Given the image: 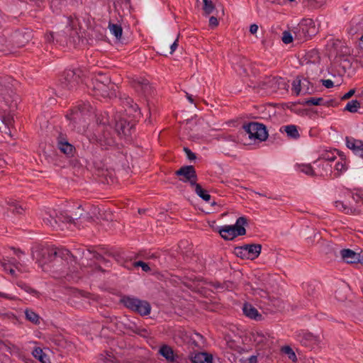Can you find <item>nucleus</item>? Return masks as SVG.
I'll return each mask as SVG.
<instances>
[{
	"mask_svg": "<svg viewBox=\"0 0 363 363\" xmlns=\"http://www.w3.org/2000/svg\"><path fill=\"white\" fill-rule=\"evenodd\" d=\"M69 251L65 249L44 248L37 254L38 265L45 272H48L62 259H67Z\"/></svg>",
	"mask_w": 363,
	"mask_h": 363,
	"instance_id": "nucleus-1",
	"label": "nucleus"
},
{
	"mask_svg": "<svg viewBox=\"0 0 363 363\" xmlns=\"http://www.w3.org/2000/svg\"><path fill=\"white\" fill-rule=\"evenodd\" d=\"M352 200L355 204L348 206L341 201H335L334 204L337 210L348 215H361L363 213V193L356 192L352 194Z\"/></svg>",
	"mask_w": 363,
	"mask_h": 363,
	"instance_id": "nucleus-2",
	"label": "nucleus"
},
{
	"mask_svg": "<svg viewBox=\"0 0 363 363\" xmlns=\"http://www.w3.org/2000/svg\"><path fill=\"white\" fill-rule=\"evenodd\" d=\"M121 302L127 308L140 315H147L150 313L151 306L147 301L140 300L133 296H124L121 298Z\"/></svg>",
	"mask_w": 363,
	"mask_h": 363,
	"instance_id": "nucleus-3",
	"label": "nucleus"
},
{
	"mask_svg": "<svg viewBox=\"0 0 363 363\" xmlns=\"http://www.w3.org/2000/svg\"><path fill=\"white\" fill-rule=\"evenodd\" d=\"M247 224V219L245 217H240L237 219L235 225H225L219 231L220 235L225 240H233L238 235H244L246 233L245 225Z\"/></svg>",
	"mask_w": 363,
	"mask_h": 363,
	"instance_id": "nucleus-4",
	"label": "nucleus"
},
{
	"mask_svg": "<svg viewBox=\"0 0 363 363\" xmlns=\"http://www.w3.org/2000/svg\"><path fill=\"white\" fill-rule=\"evenodd\" d=\"M295 39L299 42L307 40L315 33L314 22L311 19L303 20L293 29Z\"/></svg>",
	"mask_w": 363,
	"mask_h": 363,
	"instance_id": "nucleus-5",
	"label": "nucleus"
},
{
	"mask_svg": "<svg viewBox=\"0 0 363 363\" xmlns=\"http://www.w3.org/2000/svg\"><path fill=\"white\" fill-rule=\"evenodd\" d=\"M243 129L248 135V138L251 140L264 141L268 137L266 127L262 123L251 122L247 125H244Z\"/></svg>",
	"mask_w": 363,
	"mask_h": 363,
	"instance_id": "nucleus-6",
	"label": "nucleus"
},
{
	"mask_svg": "<svg viewBox=\"0 0 363 363\" xmlns=\"http://www.w3.org/2000/svg\"><path fill=\"white\" fill-rule=\"evenodd\" d=\"M261 83V88L267 93L276 92L279 89H284L286 86L284 79L279 77H267Z\"/></svg>",
	"mask_w": 363,
	"mask_h": 363,
	"instance_id": "nucleus-7",
	"label": "nucleus"
},
{
	"mask_svg": "<svg viewBox=\"0 0 363 363\" xmlns=\"http://www.w3.org/2000/svg\"><path fill=\"white\" fill-rule=\"evenodd\" d=\"M80 73L79 69H66L60 79L62 87L70 89L75 86L79 82Z\"/></svg>",
	"mask_w": 363,
	"mask_h": 363,
	"instance_id": "nucleus-8",
	"label": "nucleus"
},
{
	"mask_svg": "<svg viewBox=\"0 0 363 363\" xmlns=\"http://www.w3.org/2000/svg\"><path fill=\"white\" fill-rule=\"evenodd\" d=\"M292 91L296 95L311 94L313 88L311 86V82L306 78L301 79L297 77L292 83Z\"/></svg>",
	"mask_w": 363,
	"mask_h": 363,
	"instance_id": "nucleus-9",
	"label": "nucleus"
},
{
	"mask_svg": "<svg viewBox=\"0 0 363 363\" xmlns=\"http://www.w3.org/2000/svg\"><path fill=\"white\" fill-rule=\"evenodd\" d=\"M296 340L303 346L308 349H313L319 342L318 336L304 330H301L296 334Z\"/></svg>",
	"mask_w": 363,
	"mask_h": 363,
	"instance_id": "nucleus-10",
	"label": "nucleus"
},
{
	"mask_svg": "<svg viewBox=\"0 0 363 363\" xmlns=\"http://www.w3.org/2000/svg\"><path fill=\"white\" fill-rule=\"evenodd\" d=\"M176 174L178 176L184 177V179H180L184 182H189L191 186L196 184L197 176L194 167L191 165L181 167L176 172Z\"/></svg>",
	"mask_w": 363,
	"mask_h": 363,
	"instance_id": "nucleus-11",
	"label": "nucleus"
},
{
	"mask_svg": "<svg viewBox=\"0 0 363 363\" xmlns=\"http://www.w3.org/2000/svg\"><path fill=\"white\" fill-rule=\"evenodd\" d=\"M313 164L316 177H325L333 173L331 164L325 160L318 159Z\"/></svg>",
	"mask_w": 363,
	"mask_h": 363,
	"instance_id": "nucleus-12",
	"label": "nucleus"
},
{
	"mask_svg": "<svg viewBox=\"0 0 363 363\" xmlns=\"http://www.w3.org/2000/svg\"><path fill=\"white\" fill-rule=\"evenodd\" d=\"M123 107L127 114L132 115L133 119H138L140 117L141 113L137 104L130 97H125L123 101Z\"/></svg>",
	"mask_w": 363,
	"mask_h": 363,
	"instance_id": "nucleus-13",
	"label": "nucleus"
},
{
	"mask_svg": "<svg viewBox=\"0 0 363 363\" xmlns=\"http://www.w3.org/2000/svg\"><path fill=\"white\" fill-rule=\"evenodd\" d=\"M132 85L138 93L144 95L151 94L152 87L150 85L148 80L146 79L137 78L133 81Z\"/></svg>",
	"mask_w": 363,
	"mask_h": 363,
	"instance_id": "nucleus-14",
	"label": "nucleus"
},
{
	"mask_svg": "<svg viewBox=\"0 0 363 363\" xmlns=\"http://www.w3.org/2000/svg\"><path fill=\"white\" fill-rule=\"evenodd\" d=\"M133 125V122L127 121L125 118H121L116 122V130L118 135H126L130 133V129Z\"/></svg>",
	"mask_w": 363,
	"mask_h": 363,
	"instance_id": "nucleus-15",
	"label": "nucleus"
},
{
	"mask_svg": "<svg viewBox=\"0 0 363 363\" xmlns=\"http://www.w3.org/2000/svg\"><path fill=\"white\" fill-rule=\"evenodd\" d=\"M346 145L347 147L353 150L355 154L359 155L363 158V141L356 140L352 137H347Z\"/></svg>",
	"mask_w": 363,
	"mask_h": 363,
	"instance_id": "nucleus-16",
	"label": "nucleus"
},
{
	"mask_svg": "<svg viewBox=\"0 0 363 363\" xmlns=\"http://www.w3.org/2000/svg\"><path fill=\"white\" fill-rule=\"evenodd\" d=\"M347 32L351 35H361L363 33V18H354L350 23Z\"/></svg>",
	"mask_w": 363,
	"mask_h": 363,
	"instance_id": "nucleus-17",
	"label": "nucleus"
},
{
	"mask_svg": "<svg viewBox=\"0 0 363 363\" xmlns=\"http://www.w3.org/2000/svg\"><path fill=\"white\" fill-rule=\"evenodd\" d=\"M242 312L246 317L250 319H253L255 320H262V314L259 313L257 309L251 303H245L242 306Z\"/></svg>",
	"mask_w": 363,
	"mask_h": 363,
	"instance_id": "nucleus-18",
	"label": "nucleus"
},
{
	"mask_svg": "<svg viewBox=\"0 0 363 363\" xmlns=\"http://www.w3.org/2000/svg\"><path fill=\"white\" fill-rule=\"evenodd\" d=\"M42 219L44 223L52 228H56L58 225V220L56 218V212L55 210H48L42 213Z\"/></svg>",
	"mask_w": 363,
	"mask_h": 363,
	"instance_id": "nucleus-19",
	"label": "nucleus"
},
{
	"mask_svg": "<svg viewBox=\"0 0 363 363\" xmlns=\"http://www.w3.org/2000/svg\"><path fill=\"white\" fill-rule=\"evenodd\" d=\"M91 108V105L89 103H81L72 111L69 119L77 120L79 117V115L83 116L86 114L90 111Z\"/></svg>",
	"mask_w": 363,
	"mask_h": 363,
	"instance_id": "nucleus-20",
	"label": "nucleus"
},
{
	"mask_svg": "<svg viewBox=\"0 0 363 363\" xmlns=\"http://www.w3.org/2000/svg\"><path fill=\"white\" fill-rule=\"evenodd\" d=\"M94 95L106 99L111 98L115 94L107 85L99 82L94 86Z\"/></svg>",
	"mask_w": 363,
	"mask_h": 363,
	"instance_id": "nucleus-21",
	"label": "nucleus"
},
{
	"mask_svg": "<svg viewBox=\"0 0 363 363\" xmlns=\"http://www.w3.org/2000/svg\"><path fill=\"white\" fill-rule=\"evenodd\" d=\"M232 63L235 66V69L240 74L246 73L247 67L249 65L248 60L243 57L235 56L232 58Z\"/></svg>",
	"mask_w": 363,
	"mask_h": 363,
	"instance_id": "nucleus-22",
	"label": "nucleus"
},
{
	"mask_svg": "<svg viewBox=\"0 0 363 363\" xmlns=\"http://www.w3.org/2000/svg\"><path fill=\"white\" fill-rule=\"evenodd\" d=\"M189 359L192 363H212V356L206 352L191 353Z\"/></svg>",
	"mask_w": 363,
	"mask_h": 363,
	"instance_id": "nucleus-23",
	"label": "nucleus"
},
{
	"mask_svg": "<svg viewBox=\"0 0 363 363\" xmlns=\"http://www.w3.org/2000/svg\"><path fill=\"white\" fill-rule=\"evenodd\" d=\"M0 351L8 352L11 354L18 355L20 354V349L11 344L9 341H2L0 340Z\"/></svg>",
	"mask_w": 363,
	"mask_h": 363,
	"instance_id": "nucleus-24",
	"label": "nucleus"
},
{
	"mask_svg": "<svg viewBox=\"0 0 363 363\" xmlns=\"http://www.w3.org/2000/svg\"><path fill=\"white\" fill-rule=\"evenodd\" d=\"M245 247H246V251L248 254L249 259H254L257 258L260 252L262 246L259 244H249L245 245Z\"/></svg>",
	"mask_w": 363,
	"mask_h": 363,
	"instance_id": "nucleus-25",
	"label": "nucleus"
},
{
	"mask_svg": "<svg viewBox=\"0 0 363 363\" xmlns=\"http://www.w3.org/2000/svg\"><path fill=\"white\" fill-rule=\"evenodd\" d=\"M280 132L286 133L287 136L292 139H297L300 137L297 127L295 125H287L280 128Z\"/></svg>",
	"mask_w": 363,
	"mask_h": 363,
	"instance_id": "nucleus-26",
	"label": "nucleus"
},
{
	"mask_svg": "<svg viewBox=\"0 0 363 363\" xmlns=\"http://www.w3.org/2000/svg\"><path fill=\"white\" fill-rule=\"evenodd\" d=\"M58 148L64 154L70 156L73 155L74 147L65 139L60 138L57 144Z\"/></svg>",
	"mask_w": 363,
	"mask_h": 363,
	"instance_id": "nucleus-27",
	"label": "nucleus"
},
{
	"mask_svg": "<svg viewBox=\"0 0 363 363\" xmlns=\"http://www.w3.org/2000/svg\"><path fill=\"white\" fill-rule=\"evenodd\" d=\"M159 353L167 361L174 362L175 360L174 354L172 348L168 345H163L159 350Z\"/></svg>",
	"mask_w": 363,
	"mask_h": 363,
	"instance_id": "nucleus-28",
	"label": "nucleus"
},
{
	"mask_svg": "<svg viewBox=\"0 0 363 363\" xmlns=\"http://www.w3.org/2000/svg\"><path fill=\"white\" fill-rule=\"evenodd\" d=\"M66 20L67 26L66 27V30L65 31V33L66 35L70 37H74L76 34H77V32L76 30L77 22L71 16L67 17Z\"/></svg>",
	"mask_w": 363,
	"mask_h": 363,
	"instance_id": "nucleus-29",
	"label": "nucleus"
},
{
	"mask_svg": "<svg viewBox=\"0 0 363 363\" xmlns=\"http://www.w3.org/2000/svg\"><path fill=\"white\" fill-rule=\"evenodd\" d=\"M32 354L41 363H50L48 356L40 347L35 348L32 352Z\"/></svg>",
	"mask_w": 363,
	"mask_h": 363,
	"instance_id": "nucleus-30",
	"label": "nucleus"
},
{
	"mask_svg": "<svg viewBox=\"0 0 363 363\" xmlns=\"http://www.w3.org/2000/svg\"><path fill=\"white\" fill-rule=\"evenodd\" d=\"M347 170L346 162L342 159L336 162L333 173L335 177H339Z\"/></svg>",
	"mask_w": 363,
	"mask_h": 363,
	"instance_id": "nucleus-31",
	"label": "nucleus"
},
{
	"mask_svg": "<svg viewBox=\"0 0 363 363\" xmlns=\"http://www.w3.org/2000/svg\"><path fill=\"white\" fill-rule=\"evenodd\" d=\"M108 28L112 35H113L117 39H121L123 33V29L121 25L116 23H108Z\"/></svg>",
	"mask_w": 363,
	"mask_h": 363,
	"instance_id": "nucleus-32",
	"label": "nucleus"
},
{
	"mask_svg": "<svg viewBox=\"0 0 363 363\" xmlns=\"http://www.w3.org/2000/svg\"><path fill=\"white\" fill-rule=\"evenodd\" d=\"M196 194L200 196L205 201H209L211 199V195L204 190L199 184L194 185Z\"/></svg>",
	"mask_w": 363,
	"mask_h": 363,
	"instance_id": "nucleus-33",
	"label": "nucleus"
},
{
	"mask_svg": "<svg viewBox=\"0 0 363 363\" xmlns=\"http://www.w3.org/2000/svg\"><path fill=\"white\" fill-rule=\"evenodd\" d=\"M56 218L58 220V225L57 227L60 226V223H74L73 220V217L68 216L65 212H60L59 214L56 213Z\"/></svg>",
	"mask_w": 363,
	"mask_h": 363,
	"instance_id": "nucleus-34",
	"label": "nucleus"
},
{
	"mask_svg": "<svg viewBox=\"0 0 363 363\" xmlns=\"http://www.w3.org/2000/svg\"><path fill=\"white\" fill-rule=\"evenodd\" d=\"M26 318L34 324L40 323V316L32 309H26L25 311Z\"/></svg>",
	"mask_w": 363,
	"mask_h": 363,
	"instance_id": "nucleus-35",
	"label": "nucleus"
},
{
	"mask_svg": "<svg viewBox=\"0 0 363 363\" xmlns=\"http://www.w3.org/2000/svg\"><path fill=\"white\" fill-rule=\"evenodd\" d=\"M298 170L306 175L316 177L315 174L314 166L312 167L310 164H301L298 166Z\"/></svg>",
	"mask_w": 363,
	"mask_h": 363,
	"instance_id": "nucleus-36",
	"label": "nucleus"
},
{
	"mask_svg": "<svg viewBox=\"0 0 363 363\" xmlns=\"http://www.w3.org/2000/svg\"><path fill=\"white\" fill-rule=\"evenodd\" d=\"M337 153L338 152L336 150L325 151L324 153L322 154L321 157L319 159L322 160H325L330 164V162L336 160Z\"/></svg>",
	"mask_w": 363,
	"mask_h": 363,
	"instance_id": "nucleus-37",
	"label": "nucleus"
},
{
	"mask_svg": "<svg viewBox=\"0 0 363 363\" xmlns=\"http://www.w3.org/2000/svg\"><path fill=\"white\" fill-rule=\"evenodd\" d=\"M360 108V103L357 100H352L349 101L345 107V111L350 113H356Z\"/></svg>",
	"mask_w": 363,
	"mask_h": 363,
	"instance_id": "nucleus-38",
	"label": "nucleus"
},
{
	"mask_svg": "<svg viewBox=\"0 0 363 363\" xmlns=\"http://www.w3.org/2000/svg\"><path fill=\"white\" fill-rule=\"evenodd\" d=\"M281 351L283 354L287 355L288 358L292 362H296V355L291 347L288 345L284 346L281 347Z\"/></svg>",
	"mask_w": 363,
	"mask_h": 363,
	"instance_id": "nucleus-39",
	"label": "nucleus"
},
{
	"mask_svg": "<svg viewBox=\"0 0 363 363\" xmlns=\"http://www.w3.org/2000/svg\"><path fill=\"white\" fill-rule=\"evenodd\" d=\"M0 263L4 271H9V274L13 277L16 276L14 269L11 265H10V262H8L5 257H3L2 259L0 258Z\"/></svg>",
	"mask_w": 363,
	"mask_h": 363,
	"instance_id": "nucleus-40",
	"label": "nucleus"
},
{
	"mask_svg": "<svg viewBox=\"0 0 363 363\" xmlns=\"http://www.w3.org/2000/svg\"><path fill=\"white\" fill-rule=\"evenodd\" d=\"M203 10L205 12L206 15L211 14L214 9V4L212 2L211 0H203Z\"/></svg>",
	"mask_w": 363,
	"mask_h": 363,
	"instance_id": "nucleus-41",
	"label": "nucleus"
},
{
	"mask_svg": "<svg viewBox=\"0 0 363 363\" xmlns=\"http://www.w3.org/2000/svg\"><path fill=\"white\" fill-rule=\"evenodd\" d=\"M323 99L321 97H311L305 101L304 104L308 106L323 105Z\"/></svg>",
	"mask_w": 363,
	"mask_h": 363,
	"instance_id": "nucleus-42",
	"label": "nucleus"
},
{
	"mask_svg": "<svg viewBox=\"0 0 363 363\" xmlns=\"http://www.w3.org/2000/svg\"><path fill=\"white\" fill-rule=\"evenodd\" d=\"M246 249L247 248L245 247V245L235 247V254L238 257H241L242 259H249L248 256H247L248 254H247V252L246 251Z\"/></svg>",
	"mask_w": 363,
	"mask_h": 363,
	"instance_id": "nucleus-43",
	"label": "nucleus"
},
{
	"mask_svg": "<svg viewBox=\"0 0 363 363\" xmlns=\"http://www.w3.org/2000/svg\"><path fill=\"white\" fill-rule=\"evenodd\" d=\"M9 210L13 213L21 214L23 211V208L17 203L13 202L9 207Z\"/></svg>",
	"mask_w": 363,
	"mask_h": 363,
	"instance_id": "nucleus-44",
	"label": "nucleus"
},
{
	"mask_svg": "<svg viewBox=\"0 0 363 363\" xmlns=\"http://www.w3.org/2000/svg\"><path fill=\"white\" fill-rule=\"evenodd\" d=\"M83 211H84V209L82 208V205H79L77 207V211L72 213V217H73L74 221L75 220H78L83 217V216H84Z\"/></svg>",
	"mask_w": 363,
	"mask_h": 363,
	"instance_id": "nucleus-45",
	"label": "nucleus"
},
{
	"mask_svg": "<svg viewBox=\"0 0 363 363\" xmlns=\"http://www.w3.org/2000/svg\"><path fill=\"white\" fill-rule=\"evenodd\" d=\"M133 266L135 267H140L143 271L145 272H148L150 271V267H149V265L143 261L135 262L133 263Z\"/></svg>",
	"mask_w": 363,
	"mask_h": 363,
	"instance_id": "nucleus-46",
	"label": "nucleus"
},
{
	"mask_svg": "<svg viewBox=\"0 0 363 363\" xmlns=\"http://www.w3.org/2000/svg\"><path fill=\"white\" fill-rule=\"evenodd\" d=\"M282 41L285 44H289L293 41V36L289 31H284L282 35Z\"/></svg>",
	"mask_w": 363,
	"mask_h": 363,
	"instance_id": "nucleus-47",
	"label": "nucleus"
},
{
	"mask_svg": "<svg viewBox=\"0 0 363 363\" xmlns=\"http://www.w3.org/2000/svg\"><path fill=\"white\" fill-rule=\"evenodd\" d=\"M17 285L28 293H30V294H35L36 293L35 290H34L33 289H32L30 286H29L28 285H27L25 283L20 281L17 284Z\"/></svg>",
	"mask_w": 363,
	"mask_h": 363,
	"instance_id": "nucleus-48",
	"label": "nucleus"
},
{
	"mask_svg": "<svg viewBox=\"0 0 363 363\" xmlns=\"http://www.w3.org/2000/svg\"><path fill=\"white\" fill-rule=\"evenodd\" d=\"M227 347L233 351H238L239 346L236 344V342L233 340H227L226 342Z\"/></svg>",
	"mask_w": 363,
	"mask_h": 363,
	"instance_id": "nucleus-49",
	"label": "nucleus"
},
{
	"mask_svg": "<svg viewBox=\"0 0 363 363\" xmlns=\"http://www.w3.org/2000/svg\"><path fill=\"white\" fill-rule=\"evenodd\" d=\"M184 151L189 160H194L196 158V155L188 147H184Z\"/></svg>",
	"mask_w": 363,
	"mask_h": 363,
	"instance_id": "nucleus-50",
	"label": "nucleus"
},
{
	"mask_svg": "<svg viewBox=\"0 0 363 363\" xmlns=\"http://www.w3.org/2000/svg\"><path fill=\"white\" fill-rule=\"evenodd\" d=\"M6 259L7 260L8 262H10V265L15 267L17 269H18L19 263H18V262H17V260L16 259L6 257Z\"/></svg>",
	"mask_w": 363,
	"mask_h": 363,
	"instance_id": "nucleus-51",
	"label": "nucleus"
},
{
	"mask_svg": "<svg viewBox=\"0 0 363 363\" xmlns=\"http://www.w3.org/2000/svg\"><path fill=\"white\" fill-rule=\"evenodd\" d=\"M322 84L326 88H332L334 86L333 82L331 79H322Z\"/></svg>",
	"mask_w": 363,
	"mask_h": 363,
	"instance_id": "nucleus-52",
	"label": "nucleus"
},
{
	"mask_svg": "<svg viewBox=\"0 0 363 363\" xmlns=\"http://www.w3.org/2000/svg\"><path fill=\"white\" fill-rule=\"evenodd\" d=\"M355 93V90L354 89H350L348 92H347L346 94H345L342 97H341V99L342 100H346V99H350V97H352Z\"/></svg>",
	"mask_w": 363,
	"mask_h": 363,
	"instance_id": "nucleus-53",
	"label": "nucleus"
},
{
	"mask_svg": "<svg viewBox=\"0 0 363 363\" xmlns=\"http://www.w3.org/2000/svg\"><path fill=\"white\" fill-rule=\"evenodd\" d=\"M218 25V21L217 18H216L214 16H211L209 18V26L213 28V27H216Z\"/></svg>",
	"mask_w": 363,
	"mask_h": 363,
	"instance_id": "nucleus-54",
	"label": "nucleus"
},
{
	"mask_svg": "<svg viewBox=\"0 0 363 363\" xmlns=\"http://www.w3.org/2000/svg\"><path fill=\"white\" fill-rule=\"evenodd\" d=\"M178 47V40H176L171 45H170V54H172Z\"/></svg>",
	"mask_w": 363,
	"mask_h": 363,
	"instance_id": "nucleus-55",
	"label": "nucleus"
},
{
	"mask_svg": "<svg viewBox=\"0 0 363 363\" xmlns=\"http://www.w3.org/2000/svg\"><path fill=\"white\" fill-rule=\"evenodd\" d=\"M258 30V26L256 25V24H252L250 27V32L252 33V34H255L257 32Z\"/></svg>",
	"mask_w": 363,
	"mask_h": 363,
	"instance_id": "nucleus-56",
	"label": "nucleus"
},
{
	"mask_svg": "<svg viewBox=\"0 0 363 363\" xmlns=\"http://www.w3.org/2000/svg\"><path fill=\"white\" fill-rule=\"evenodd\" d=\"M342 62L344 63L342 67L345 69L347 68V67H350L351 66L350 61V60L348 58H343L342 59Z\"/></svg>",
	"mask_w": 363,
	"mask_h": 363,
	"instance_id": "nucleus-57",
	"label": "nucleus"
},
{
	"mask_svg": "<svg viewBox=\"0 0 363 363\" xmlns=\"http://www.w3.org/2000/svg\"><path fill=\"white\" fill-rule=\"evenodd\" d=\"M0 297H2L6 299H9V300L14 299V296L10 295V294L1 293V292H0Z\"/></svg>",
	"mask_w": 363,
	"mask_h": 363,
	"instance_id": "nucleus-58",
	"label": "nucleus"
},
{
	"mask_svg": "<svg viewBox=\"0 0 363 363\" xmlns=\"http://www.w3.org/2000/svg\"><path fill=\"white\" fill-rule=\"evenodd\" d=\"M249 363H257V356L252 355L248 358Z\"/></svg>",
	"mask_w": 363,
	"mask_h": 363,
	"instance_id": "nucleus-59",
	"label": "nucleus"
},
{
	"mask_svg": "<svg viewBox=\"0 0 363 363\" xmlns=\"http://www.w3.org/2000/svg\"><path fill=\"white\" fill-rule=\"evenodd\" d=\"M13 252H14V254L17 256V257H20V255L23 254V252L20 250H16V249H13Z\"/></svg>",
	"mask_w": 363,
	"mask_h": 363,
	"instance_id": "nucleus-60",
	"label": "nucleus"
},
{
	"mask_svg": "<svg viewBox=\"0 0 363 363\" xmlns=\"http://www.w3.org/2000/svg\"><path fill=\"white\" fill-rule=\"evenodd\" d=\"M186 98L191 103H194V99L192 97V95L186 93Z\"/></svg>",
	"mask_w": 363,
	"mask_h": 363,
	"instance_id": "nucleus-61",
	"label": "nucleus"
},
{
	"mask_svg": "<svg viewBox=\"0 0 363 363\" xmlns=\"http://www.w3.org/2000/svg\"><path fill=\"white\" fill-rule=\"evenodd\" d=\"M257 194L259 195V196H265V197H268V198H271V196H267L266 194H264V193H259V192H255Z\"/></svg>",
	"mask_w": 363,
	"mask_h": 363,
	"instance_id": "nucleus-62",
	"label": "nucleus"
},
{
	"mask_svg": "<svg viewBox=\"0 0 363 363\" xmlns=\"http://www.w3.org/2000/svg\"><path fill=\"white\" fill-rule=\"evenodd\" d=\"M55 3H57V0H56V1H52L51 2V7H52V8L53 5H54Z\"/></svg>",
	"mask_w": 363,
	"mask_h": 363,
	"instance_id": "nucleus-63",
	"label": "nucleus"
},
{
	"mask_svg": "<svg viewBox=\"0 0 363 363\" xmlns=\"http://www.w3.org/2000/svg\"><path fill=\"white\" fill-rule=\"evenodd\" d=\"M359 39H360V40H361V41H362V42H363V35H361V37H360V38H359Z\"/></svg>",
	"mask_w": 363,
	"mask_h": 363,
	"instance_id": "nucleus-64",
	"label": "nucleus"
}]
</instances>
